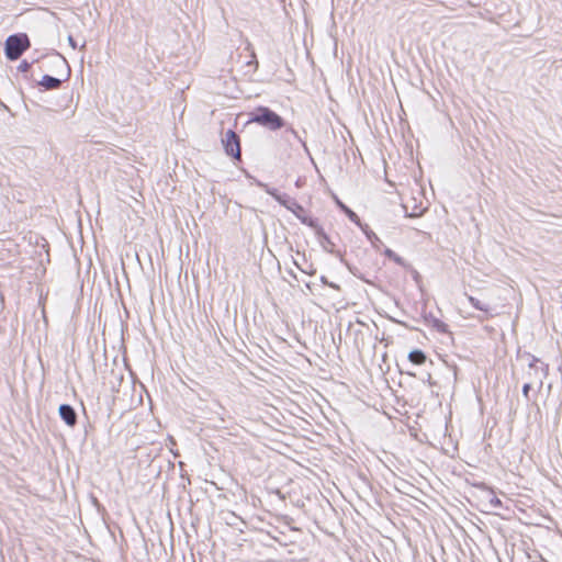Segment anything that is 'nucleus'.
<instances>
[{
	"label": "nucleus",
	"instance_id": "f257e3e1",
	"mask_svg": "<svg viewBox=\"0 0 562 562\" xmlns=\"http://www.w3.org/2000/svg\"><path fill=\"white\" fill-rule=\"evenodd\" d=\"M251 122L276 131L284 125L283 119L266 106H259L252 114Z\"/></svg>",
	"mask_w": 562,
	"mask_h": 562
},
{
	"label": "nucleus",
	"instance_id": "9b49d317",
	"mask_svg": "<svg viewBox=\"0 0 562 562\" xmlns=\"http://www.w3.org/2000/svg\"><path fill=\"white\" fill-rule=\"evenodd\" d=\"M31 68V65L30 63H27L26 60H23L22 63H20L18 69L22 72H27Z\"/></svg>",
	"mask_w": 562,
	"mask_h": 562
},
{
	"label": "nucleus",
	"instance_id": "9d476101",
	"mask_svg": "<svg viewBox=\"0 0 562 562\" xmlns=\"http://www.w3.org/2000/svg\"><path fill=\"white\" fill-rule=\"evenodd\" d=\"M41 85L46 89H56L60 86V80L50 76H44Z\"/></svg>",
	"mask_w": 562,
	"mask_h": 562
},
{
	"label": "nucleus",
	"instance_id": "20e7f679",
	"mask_svg": "<svg viewBox=\"0 0 562 562\" xmlns=\"http://www.w3.org/2000/svg\"><path fill=\"white\" fill-rule=\"evenodd\" d=\"M244 52L246 53V57L248 58V60L245 64V75L252 76L257 71L259 66L257 56L250 44H247V46L244 48Z\"/></svg>",
	"mask_w": 562,
	"mask_h": 562
},
{
	"label": "nucleus",
	"instance_id": "7ed1b4c3",
	"mask_svg": "<svg viewBox=\"0 0 562 562\" xmlns=\"http://www.w3.org/2000/svg\"><path fill=\"white\" fill-rule=\"evenodd\" d=\"M222 144L226 155L236 160H240V138L234 131L229 130L225 133L224 137L222 138Z\"/></svg>",
	"mask_w": 562,
	"mask_h": 562
},
{
	"label": "nucleus",
	"instance_id": "6e6552de",
	"mask_svg": "<svg viewBox=\"0 0 562 562\" xmlns=\"http://www.w3.org/2000/svg\"><path fill=\"white\" fill-rule=\"evenodd\" d=\"M384 255L386 258H389L390 260H392L393 262H395L398 266H402V267L408 266L404 258H402L401 256H398L396 252H394L391 249H385Z\"/></svg>",
	"mask_w": 562,
	"mask_h": 562
},
{
	"label": "nucleus",
	"instance_id": "0eeeda50",
	"mask_svg": "<svg viewBox=\"0 0 562 562\" xmlns=\"http://www.w3.org/2000/svg\"><path fill=\"white\" fill-rule=\"evenodd\" d=\"M408 359L412 363L422 366L426 362L427 357L422 350L416 349L409 352Z\"/></svg>",
	"mask_w": 562,
	"mask_h": 562
},
{
	"label": "nucleus",
	"instance_id": "f03ea898",
	"mask_svg": "<svg viewBox=\"0 0 562 562\" xmlns=\"http://www.w3.org/2000/svg\"><path fill=\"white\" fill-rule=\"evenodd\" d=\"M30 47L26 34L11 35L5 41V56L10 60H16Z\"/></svg>",
	"mask_w": 562,
	"mask_h": 562
},
{
	"label": "nucleus",
	"instance_id": "1a4fd4ad",
	"mask_svg": "<svg viewBox=\"0 0 562 562\" xmlns=\"http://www.w3.org/2000/svg\"><path fill=\"white\" fill-rule=\"evenodd\" d=\"M468 300L474 308L482 311L484 313H490L491 307L488 304L481 302L480 300L472 295H468Z\"/></svg>",
	"mask_w": 562,
	"mask_h": 562
},
{
	"label": "nucleus",
	"instance_id": "423d86ee",
	"mask_svg": "<svg viewBox=\"0 0 562 562\" xmlns=\"http://www.w3.org/2000/svg\"><path fill=\"white\" fill-rule=\"evenodd\" d=\"M59 415L68 426H75L77 423V415L75 409L67 404H63L59 407Z\"/></svg>",
	"mask_w": 562,
	"mask_h": 562
},
{
	"label": "nucleus",
	"instance_id": "39448f33",
	"mask_svg": "<svg viewBox=\"0 0 562 562\" xmlns=\"http://www.w3.org/2000/svg\"><path fill=\"white\" fill-rule=\"evenodd\" d=\"M295 216L305 225L317 228L318 222L316 218H314L308 212H306L302 206H296L295 210H293Z\"/></svg>",
	"mask_w": 562,
	"mask_h": 562
},
{
	"label": "nucleus",
	"instance_id": "f8f14e48",
	"mask_svg": "<svg viewBox=\"0 0 562 562\" xmlns=\"http://www.w3.org/2000/svg\"><path fill=\"white\" fill-rule=\"evenodd\" d=\"M528 391H529V385H525L524 386V394L527 395L528 394Z\"/></svg>",
	"mask_w": 562,
	"mask_h": 562
}]
</instances>
